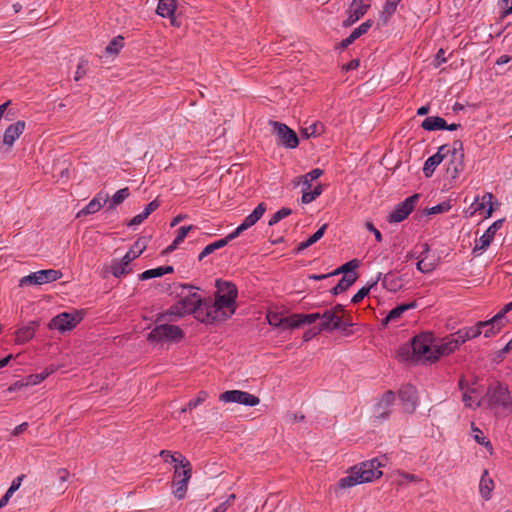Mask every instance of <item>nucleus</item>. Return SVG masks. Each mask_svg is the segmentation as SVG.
<instances>
[{
  "instance_id": "f257e3e1",
  "label": "nucleus",
  "mask_w": 512,
  "mask_h": 512,
  "mask_svg": "<svg viewBox=\"0 0 512 512\" xmlns=\"http://www.w3.org/2000/svg\"><path fill=\"white\" fill-rule=\"evenodd\" d=\"M214 297V302L209 303L193 295L172 306L170 313L177 316L193 313L197 320L207 324L226 321L235 313L236 299H227L217 294H214Z\"/></svg>"
},
{
  "instance_id": "f03ea898",
  "label": "nucleus",
  "mask_w": 512,
  "mask_h": 512,
  "mask_svg": "<svg viewBox=\"0 0 512 512\" xmlns=\"http://www.w3.org/2000/svg\"><path fill=\"white\" fill-rule=\"evenodd\" d=\"M435 344L431 333L415 336L410 344L401 346L397 357L403 362H435Z\"/></svg>"
},
{
  "instance_id": "7ed1b4c3",
  "label": "nucleus",
  "mask_w": 512,
  "mask_h": 512,
  "mask_svg": "<svg viewBox=\"0 0 512 512\" xmlns=\"http://www.w3.org/2000/svg\"><path fill=\"white\" fill-rule=\"evenodd\" d=\"M382 464L378 459L362 462L349 470L347 476L341 478L338 486L342 489L351 488L359 484L372 482L382 476Z\"/></svg>"
},
{
  "instance_id": "20e7f679",
  "label": "nucleus",
  "mask_w": 512,
  "mask_h": 512,
  "mask_svg": "<svg viewBox=\"0 0 512 512\" xmlns=\"http://www.w3.org/2000/svg\"><path fill=\"white\" fill-rule=\"evenodd\" d=\"M170 310L171 308L156 319L158 324L147 335V340L151 343L178 342L183 338V331L179 326L163 323L167 316H174L170 313ZM180 317L178 316V318Z\"/></svg>"
},
{
  "instance_id": "39448f33",
  "label": "nucleus",
  "mask_w": 512,
  "mask_h": 512,
  "mask_svg": "<svg viewBox=\"0 0 512 512\" xmlns=\"http://www.w3.org/2000/svg\"><path fill=\"white\" fill-rule=\"evenodd\" d=\"M179 465H176L173 472V480L171 482L172 494L178 500L186 497L188 484L192 477V467L190 462L180 455Z\"/></svg>"
},
{
  "instance_id": "423d86ee",
  "label": "nucleus",
  "mask_w": 512,
  "mask_h": 512,
  "mask_svg": "<svg viewBox=\"0 0 512 512\" xmlns=\"http://www.w3.org/2000/svg\"><path fill=\"white\" fill-rule=\"evenodd\" d=\"M485 398L490 409L499 410L505 414H512V398L506 386L500 383L490 385Z\"/></svg>"
},
{
  "instance_id": "0eeeda50",
  "label": "nucleus",
  "mask_w": 512,
  "mask_h": 512,
  "mask_svg": "<svg viewBox=\"0 0 512 512\" xmlns=\"http://www.w3.org/2000/svg\"><path fill=\"white\" fill-rule=\"evenodd\" d=\"M62 277V273L59 270L55 269H46L40 270L34 273H31L27 276L22 277L19 280V286H29V285H42L45 283H50L57 281Z\"/></svg>"
},
{
  "instance_id": "6e6552de",
  "label": "nucleus",
  "mask_w": 512,
  "mask_h": 512,
  "mask_svg": "<svg viewBox=\"0 0 512 512\" xmlns=\"http://www.w3.org/2000/svg\"><path fill=\"white\" fill-rule=\"evenodd\" d=\"M82 320V313L76 311L74 313L63 312L51 319L48 324L49 329H55L64 333L72 330Z\"/></svg>"
},
{
  "instance_id": "1a4fd4ad",
  "label": "nucleus",
  "mask_w": 512,
  "mask_h": 512,
  "mask_svg": "<svg viewBox=\"0 0 512 512\" xmlns=\"http://www.w3.org/2000/svg\"><path fill=\"white\" fill-rule=\"evenodd\" d=\"M270 125L274 128V132L282 146L288 149H294L298 146L299 139L297 134L286 124L277 121H270Z\"/></svg>"
},
{
  "instance_id": "9d476101",
  "label": "nucleus",
  "mask_w": 512,
  "mask_h": 512,
  "mask_svg": "<svg viewBox=\"0 0 512 512\" xmlns=\"http://www.w3.org/2000/svg\"><path fill=\"white\" fill-rule=\"evenodd\" d=\"M220 401L225 403H239L245 406H256L260 399L248 392L241 390H228L220 394Z\"/></svg>"
},
{
  "instance_id": "9b49d317",
  "label": "nucleus",
  "mask_w": 512,
  "mask_h": 512,
  "mask_svg": "<svg viewBox=\"0 0 512 512\" xmlns=\"http://www.w3.org/2000/svg\"><path fill=\"white\" fill-rule=\"evenodd\" d=\"M419 197V194H414L396 205L393 212L388 216V221L390 223H399L406 219L408 215L414 210Z\"/></svg>"
},
{
  "instance_id": "f8f14e48",
  "label": "nucleus",
  "mask_w": 512,
  "mask_h": 512,
  "mask_svg": "<svg viewBox=\"0 0 512 512\" xmlns=\"http://www.w3.org/2000/svg\"><path fill=\"white\" fill-rule=\"evenodd\" d=\"M321 319L320 328L322 330L346 329L352 325L350 319H343L342 315H337L335 311L331 310H326L321 314Z\"/></svg>"
},
{
  "instance_id": "ddd939ff",
  "label": "nucleus",
  "mask_w": 512,
  "mask_h": 512,
  "mask_svg": "<svg viewBox=\"0 0 512 512\" xmlns=\"http://www.w3.org/2000/svg\"><path fill=\"white\" fill-rule=\"evenodd\" d=\"M266 205L264 203H259L257 207L249 214L242 224H240L235 231L228 235V239L236 238L241 232L252 227L265 213Z\"/></svg>"
},
{
  "instance_id": "4468645a",
  "label": "nucleus",
  "mask_w": 512,
  "mask_h": 512,
  "mask_svg": "<svg viewBox=\"0 0 512 512\" xmlns=\"http://www.w3.org/2000/svg\"><path fill=\"white\" fill-rule=\"evenodd\" d=\"M26 127V123L22 120L16 121L13 124H10L4 131L3 135V145L10 150L15 141L19 139V137L23 134Z\"/></svg>"
},
{
  "instance_id": "2eb2a0df",
  "label": "nucleus",
  "mask_w": 512,
  "mask_h": 512,
  "mask_svg": "<svg viewBox=\"0 0 512 512\" xmlns=\"http://www.w3.org/2000/svg\"><path fill=\"white\" fill-rule=\"evenodd\" d=\"M462 343L456 337V332L442 339L441 343L435 344L436 361L441 356H447L457 350Z\"/></svg>"
},
{
  "instance_id": "dca6fc26",
  "label": "nucleus",
  "mask_w": 512,
  "mask_h": 512,
  "mask_svg": "<svg viewBox=\"0 0 512 512\" xmlns=\"http://www.w3.org/2000/svg\"><path fill=\"white\" fill-rule=\"evenodd\" d=\"M451 151V147L448 145H443L439 148L438 152L429 157L424 163L423 172L426 177H430L435 168L446 158H448L449 153Z\"/></svg>"
},
{
  "instance_id": "f3484780",
  "label": "nucleus",
  "mask_w": 512,
  "mask_h": 512,
  "mask_svg": "<svg viewBox=\"0 0 512 512\" xmlns=\"http://www.w3.org/2000/svg\"><path fill=\"white\" fill-rule=\"evenodd\" d=\"M463 157V153L458 152L456 147L451 148L446 169L447 176L451 179H455L463 170Z\"/></svg>"
},
{
  "instance_id": "a211bd4d",
  "label": "nucleus",
  "mask_w": 512,
  "mask_h": 512,
  "mask_svg": "<svg viewBox=\"0 0 512 512\" xmlns=\"http://www.w3.org/2000/svg\"><path fill=\"white\" fill-rule=\"evenodd\" d=\"M494 324H496V322L493 321V318H491L490 320H487V321H480L474 327H468V328L458 330L456 332V337L458 339H460V342L463 344L469 339L478 337L482 333L483 327H486L489 325H494Z\"/></svg>"
},
{
  "instance_id": "6ab92c4d",
  "label": "nucleus",
  "mask_w": 512,
  "mask_h": 512,
  "mask_svg": "<svg viewBox=\"0 0 512 512\" xmlns=\"http://www.w3.org/2000/svg\"><path fill=\"white\" fill-rule=\"evenodd\" d=\"M369 8V4H365L364 2L353 0L350 8L348 10V16L343 22V26L349 27L358 21Z\"/></svg>"
},
{
  "instance_id": "aec40b11",
  "label": "nucleus",
  "mask_w": 512,
  "mask_h": 512,
  "mask_svg": "<svg viewBox=\"0 0 512 512\" xmlns=\"http://www.w3.org/2000/svg\"><path fill=\"white\" fill-rule=\"evenodd\" d=\"M109 195L107 193L99 192L82 210H80L76 217L86 216L98 212L104 204L107 203Z\"/></svg>"
},
{
  "instance_id": "412c9836",
  "label": "nucleus",
  "mask_w": 512,
  "mask_h": 512,
  "mask_svg": "<svg viewBox=\"0 0 512 512\" xmlns=\"http://www.w3.org/2000/svg\"><path fill=\"white\" fill-rule=\"evenodd\" d=\"M394 400L395 395L392 391L385 392L375 406L376 416L381 418L387 417L390 414V407Z\"/></svg>"
},
{
  "instance_id": "4be33fe9",
  "label": "nucleus",
  "mask_w": 512,
  "mask_h": 512,
  "mask_svg": "<svg viewBox=\"0 0 512 512\" xmlns=\"http://www.w3.org/2000/svg\"><path fill=\"white\" fill-rule=\"evenodd\" d=\"M39 326V323L36 321H31L27 325L19 328L15 332V342L17 344H23L28 342L34 337V334Z\"/></svg>"
},
{
  "instance_id": "5701e85b",
  "label": "nucleus",
  "mask_w": 512,
  "mask_h": 512,
  "mask_svg": "<svg viewBox=\"0 0 512 512\" xmlns=\"http://www.w3.org/2000/svg\"><path fill=\"white\" fill-rule=\"evenodd\" d=\"M502 222V220L495 221L491 226L488 227L485 233L479 238L474 251L484 250L490 245L495 233L502 226Z\"/></svg>"
},
{
  "instance_id": "b1692460",
  "label": "nucleus",
  "mask_w": 512,
  "mask_h": 512,
  "mask_svg": "<svg viewBox=\"0 0 512 512\" xmlns=\"http://www.w3.org/2000/svg\"><path fill=\"white\" fill-rule=\"evenodd\" d=\"M399 396L404 402L405 409L411 412L415 409L417 403V393L413 386H405L399 391Z\"/></svg>"
},
{
  "instance_id": "393cba45",
  "label": "nucleus",
  "mask_w": 512,
  "mask_h": 512,
  "mask_svg": "<svg viewBox=\"0 0 512 512\" xmlns=\"http://www.w3.org/2000/svg\"><path fill=\"white\" fill-rule=\"evenodd\" d=\"M148 240L145 237L138 238L129 251L123 256L125 263H131L138 258L146 249Z\"/></svg>"
},
{
  "instance_id": "a878e982",
  "label": "nucleus",
  "mask_w": 512,
  "mask_h": 512,
  "mask_svg": "<svg viewBox=\"0 0 512 512\" xmlns=\"http://www.w3.org/2000/svg\"><path fill=\"white\" fill-rule=\"evenodd\" d=\"M216 292L215 294L226 297L227 299H237L238 290L234 283L229 281H216Z\"/></svg>"
},
{
  "instance_id": "bb28decb",
  "label": "nucleus",
  "mask_w": 512,
  "mask_h": 512,
  "mask_svg": "<svg viewBox=\"0 0 512 512\" xmlns=\"http://www.w3.org/2000/svg\"><path fill=\"white\" fill-rule=\"evenodd\" d=\"M494 487V481L489 477L488 470H484L479 483V493L481 497L486 501L490 500Z\"/></svg>"
},
{
  "instance_id": "cd10ccee",
  "label": "nucleus",
  "mask_w": 512,
  "mask_h": 512,
  "mask_svg": "<svg viewBox=\"0 0 512 512\" xmlns=\"http://www.w3.org/2000/svg\"><path fill=\"white\" fill-rule=\"evenodd\" d=\"M323 174V170L316 168L308 172L307 174L300 176L293 180L295 186L302 185V188L311 189L312 181L318 179Z\"/></svg>"
},
{
  "instance_id": "c85d7f7f",
  "label": "nucleus",
  "mask_w": 512,
  "mask_h": 512,
  "mask_svg": "<svg viewBox=\"0 0 512 512\" xmlns=\"http://www.w3.org/2000/svg\"><path fill=\"white\" fill-rule=\"evenodd\" d=\"M176 7V0H159L156 13L162 18H166L168 16H172L175 13Z\"/></svg>"
},
{
  "instance_id": "c756f323",
  "label": "nucleus",
  "mask_w": 512,
  "mask_h": 512,
  "mask_svg": "<svg viewBox=\"0 0 512 512\" xmlns=\"http://www.w3.org/2000/svg\"><path fill=\"white\" fill-rule=\"evenodd\" d=\"M415 307H416V303L415 302H411V303H408V304H401V305L393 308L387 314V316L383 320V323L387 324L388 322L398 320L403 315V313L405 311H407L409 309H412V308H415Z\"/></svg>"
},
{
  "instance_id": "7c9ffc66",
  "label": "nucleus",
  "mask_w": 512,
  "mask_h": 512,
  "mask_svg": "<svg viewBox=\"0 0 512 512\" xmlns=\"http://www.w3.org/2000/svg\"><path fill=\"white\" fill-rule=\"evenodd\" d=\"M356 273L346 274L342 277L339 283L332 289L333 295H338L344 291H346L350 286H352L357 280Z\"/></svg>"
},
{
  "instance_id": "2f4dec72",
  "label": "nucleus",
  "mask_w": 512,
  "mask_h": 512,
  "mask_svg": "<svg viewBox=\"0 0 512 512\" xmlns=\"http://www.w3.org/2000/svg\"><path fill=\"white\" fill-rule=\"evenodd\" d=\"M382 285L389 291L396 292L403 286L402 279L395 274L388 273L382 280Z\"/></svg>"
},
{
  "instance_id": "473e14b6",
  "label": "nucleus",
  "mask_w": 512,
  "mask_h": 512,
  "mask_svg": "<svg viewBox=\"0 0 512 512\" xmlns=\"http://www.w3.org/2000/svg\"><path fill=\"white\" fill-rule=\"evenodd\" d=\"M421 127L427 131L439 130L446 128V121L438 116L427 117L421 124Z\"/></svg>"
},
{
  "instance_id": "72a5a7b5",
  "label": "nucleus",
  "mask_w": 512,
  "mask_h": 512,
  "mask_svg": "<svg viewBox=\"0 0 512 512\" xmlns=\"http://www.w3.org/2000/svg\"><path fill=\"white\" fill-rule=\"evenodd\" d=\"M173 272V267L172 266H162V267H158V268H154V269H150V270H146L144 271L143 273H141L139 275V279L140 280H148V279H151V278H157V277H161L165 274H168V273H172Z\"/></svg>"
},
{
  "instance_id": "f704fd0d",
  "label": "nucleus",
  "mask_w": 512,
  "mask_h": 512,
  "mask_svg": "<svg viewBox=\"0 0 512 512\" xmlns=\"http://www.w3.org/2000/svg\"><path fill=\"white\" fill-rule=\"evenodd\" d=\"M463 401L469 408H477L481 405V397L475 389H468L463 393Z\"/></svg>"
},
{
  "instance_id": "c9c22d12",
  "label": "nucleus",
  "mask_w": 512,
  "mask_h": 512,
  "mask_svg": "<svg viewBox=\"0 0 512 512\" xmlns=\"http://www.w3.org/2000/svg\"><path fill=\"white\" fill-rule=\"evenodd\" d=\"M323 188L322 184H318L314 187V189L311 191V189L302 188V197L301 202L303 204H309L312 201H314L318 196L322 194Z\"/></svg>"
},
{
  "instance_id": "e433bc0d",
  "label": "nucleus",
  "mask_w": 512,
  "mask_h": 512,
  "mask_svg": "<svg viewBox=\"0 0 512 512\" xmlns=\"http://www.w3.org/2000/svg\"><path fill=\"white\" fill-rule=\"evenodd\" d=\"M324 132V125L320 122H315L307 127H304L301 129V135L309 139L310 137H317L323 134Z\"/></svg>"
},
{
  "instance_id": "4c0bfd02",
  "label": "nucleus",
  "mask_w": 512,
  "mask_h": 512,
  "mask_svg": "<svg viewBox=\"0 0 512 512\" xmlns=\"http://www.w3.org/2000/svg\"><path fill=\"white\" fill-rule=\"evenodd\" d=\"M130 263H125L124 257L120 261H115L110 266V271L113 276L116 278H120L123 275H126L130 272V268H128Z\"/></svg>"
},
{
  "instance_id": "58836bf2",
  "label": "nucleus",
  "mask_w": 512,
  "mask_h": 512,
  "mask_svg": "<svg viewBox=\"0 0 512 512\" xmlns=\"http://www.w3.org/2000/svg\"><path fill=\"white\" fill-rule=\"evenodd\" d=\"M327 228V224H323L312 236H310L306 241L301 242L298 246V250L302 251L316 243L318 240H320Z\"/></svg>"
},
{
  "instance_id": "ea45409f",
  "label": "nucleus",
  "mask_w": 512,
  "mask_h": 512,
  "mask_svg": "<svg viewBox=\"0 0 512 512\" xmlns=\"http://www.w3.org/2000/svg\"><path fill=\"white\" fill-rule=\"evenodd\" d=\"M57 370L56 367L51 366L46 368L44 371H42L39 374L30 375L27 379L26 385H36L45 380L50 374L54 373Z\"/></svg>"
},
{
  "instance_id": "a19ab883",
  "label": "nucleus",
  "mask_w": 512,
  "mask_h": 512,
  "mask_svg": "<svg viewBox=\"0 0 512 512\" xmlns=\"http://www.w3.org/2000/svg\"><path fill=\"white\" fill-rule=\"evenodd\" d=\"M129 196V189L127 187L118 190L111 198L108 206L109 210H114L119 204H121Z\"/></svg>"
},
{
  "instance_id": "79ce46f5",
  "label": "nucleus",
  "mask_w": 512,
  "mask_h": 512,
  "mask_svg": "<svg viewBox=\"0 0 512 512\" xmlns=\"http://www.w3.org/2000/svg\"><path fill=\"white\" fill-rule=\"evenodd\" d=\"M395 476L397 477L396 484L398 486L405 485L407 482H420L421 478L414 474H409L404 471H396Z\"/></svg>"
},
{
  "instance_id": "37998d69",
  "label": "nucleus",
  "mask_w": 512,
  "mask_h": 512,
  "mask_svg": "<svg viewBox=\"0 0 512 512\" xmlns=\"http://www.w3.org/2000/svg\"><path fill=\"white\" fill-rule=\"evenodd\" d=\"M299 326H301L300 316L299 314H294L283 318L281 329L288 330L297 328Z\"/></svg>"
},
{
  "instance_id": "c03bdc74",
  "label": "nucleus",
  "mask_w": 512,
  "mask_h": 512,
  "mask_svg": "<svg viewBox=\"0 0 512 512\" xmlns=\"http://www.w3.org/2000/svg\"><path fill=\"white\" fill-rule=\"evenodd\" d=\"M358 266H359V261L356 259H353V260L346 262L342 266H340L338 269H336L334 272H332V274L337 275L340 273H344V275H346V274L354 273L353 271L355 269H357Z\"/></svg>"
},
{
  "instance_id": "a18cd8bd",
  "label": "nucleus",
  "mask_w": 512,
  "mask_h": 512,
  "mask_svg": "<svg viewBox=\"0 0 512 512\" xmlns=\"http://www.w3.org/2000/svg\"><path fill=\"white\" fill-rule=\"evenodd\" d=\"M473 430V437L475 439V441L477 443H479L480 445H483L488 451L490 454H492L493 452V447H492V444L489 440H487L484 436H483V433L480 429L476 428V427H473L472 428Z\"/></svg>"
},
{
  "instance_id": "49530a36",
  "label": "nucleus",
  "mask_w": 512,
  "mask_h": 512,
  "mask_svg": "<svg viewBox=\"0 0 512 512\" xmlns=\"http://www.w3.org/2000/svg\"><path fill=\"white\" fill-rule=\"evenodd\" d=\"M291 213H292V210L290 208H286V207L281 208L280 210H278L276 213H274L272 215V217L268 221V225L269 226L275 225L276 223H278L282 219H284V218L288 217L289 215H291Z\"/></svg>"
},
{
  "instance_id": "de8ad7c7",
  "label": "nucleus",
  "mask_w": 512,
  "mask_h": 512,
  "mask_svg": "<svg viewBox=\"0 0 512 512\" xmlns=\"http://www.w3.org/2000/svg\"><path fill=\"white\" fill-rule=\"evenodd\" d=\"M123 37L117 36L107 45L106 52L108 54H118L123 47Z\"/></svg>"
},
{
  "instance_id": "09e8293b",
  "label": "nucleus",
  "mask_w": 512,
  "mask_h": 512,
  "mask_svg": "<svg viewBox=\"0 0 512 512\" xmlns=\"http://www.w3.org/2000/svg\"><path fill=\"white\" fill-rule=\"evenodd\" d=\"M416 267L422 273H429L436 268V263L433 261H428L426 257H421L418 260Z\"/></svg>"
},
{
  "instance_id": "8fccbe9b",
  "label": "nucleus",
  "mask_w": 512,
  "mask_h": 512,
  "mask_svg": "<svg viewBox=\"0 0 512 512\" xmlns=\"http://www.w3.org/2000/svg\"><path fill=\"white\" fill-rule=\"evenodd\" d=\"M371 26H372V21L371 20H367V21L363 22L359 27L355 28L351 32L350 35L352 36V38L354 40H356L357 38H359L363 34L367 33V31L370 29Z\"/></svg>"
},
{
  "instance_id": "3c124183",
  "label": "nucleus",
  "mask_w": 512,
  "mask_h": 512,
  "mask_svg": "<svg viewBox=\"0 0 512 512\" xmlns=\"http://www.w3.org/2000/svg\"><path fill=\"white\" fill-rule=\"evenodd\" d=\"M451 208V205L448 203V202H443V203H440L436 206H433L431 208H428L425 210V213L427 215H433V214H438V213H444V212H447L449 211Z\"/></svg>"
},
{
  "instance_id": "603ef678",
  "label": "nucleus",
  "mask_w": 512,
  "mask_h": 512,
  "mask_svg": "<svg viewBox=\"0 0 512 512\" xmlns=\"http://www.w3.org/2000/svg\"><path fill=\"white\" fill-rule=\"evenodd\" d=\"M208 398V393L206 391H199L197 397L187 403L188 409H194L198 405L202 404Z\"/></svg>"
},
{
  "instance_id": "864d4df0",
  "label": "nucleus",
  "mask_w": 512,
  "mask_h": 512,
  "mask_svg": "<svg viewBox=\"0 0 512 512\" xmlns=\"http://www.w3.org/2000/svg\"><path fill=\"white\" fill-rule=\"evenodd\" d=\"M400 1L401 0H387L386 1V4H385L383 12H382L383 15L384 14L387 15L385 18V22L387 21L388 17L391 16L395 12L397 5Z\"/></svg>"
},
{
  "instance_id": "5fc2aeb1",
  "label": "nucleus",
  "mask_w": 512,
  "mask_h": 512,
  "mask_svg": "<svg viewBox=\"0 0 512 512\" xmlns=\"http://www.w3.org/2000/svg\"><path fill=\"white\" fill-rule=\"evenodd\" d=\"M231 240H232V239H228V235H227L225 238L220 239V240H218V241H216V242H213V243H211V244L207 245V246L205 247V249L207 250V252H209V254H211V253H213L215 250L220 249V248H223L224 246H226V245H227V243H228L229 241H231Z\"/></svg>"
},
{
  "instance_id": "6e6d98bb",
  "label": "nucleus",
  "mask_w": 512,
  "mask_h": 512,
  "mask_svg": "<svg viewBox=\"0 0 512 512\" xmlns=\"http://www.w3.org/2000/svg\"><path fill=\"white\" fill-rule=\"evenodd\" d=\"M283 316L278 313L270 312L267 314V321L271 326L281 328Z\"/></svg>"
},
{
  "instance_id": "4d7b16f0",
  "label": "nucleus",
  "mask_w": 512,
  "mask_h": 512,
  "mask_svg": "<svg viewBox=\"0 0 512 512\" xmlns=\"http://www.w3.org/2000/svg\"><path fill=\"white\" fill-rule=\"evenodd\" d=\"M493 198V195L492 193H485L483 196H482V202L479 204V207L477 208L478 210L480 209H483L485 204H489V208L487 210V216L486 217H490L492 215V212H493V209H492V206H491V200Z\"/></svg>"
},
{
  "instance_id": "13d9d810",
  "label": "nucleus",
  "mask_w": 512,
  "mask_h": 512,
  "mask_svg": "<svg viewBox=\"0 0 512 512\" xmlns=\"http://www.w3.org/2000/svg\"><path fill=\"white\" fill-rule=\"evenodd\" d=\"M376 284V281H374L370 286L362 287L353 297L352 302L353 303H359L366 295H368L370 289L372 286Z\"/></svg>"
},
{
  "instance_id": "bf43d9fd",
  "label": "nucleus",
  "mask_w": 512,
  "mask_h": 512,
  "mask_svg": "<svg viewBox=\"0 0 512 512\" xmlns=\"http://www.w3.org/2000/svg\"><path fill=\"white\" fill-rule=\"evenodd\" d=\"M159 455L164 458L165 462H169L170 461V462H174V463H178L179 464V460L181 459V457H180L181 454L180 453L172 454L168 450L160 451Z\"/></svg>"
},
{
  "instance_id": "052dcab7",
  "label": "nucleus",
  "mask_w": 512,
  "mask_h": 512,
  "mask_svg": "<svg viewBox=\"0 0 512 512\" xmlns=\"http://www.w3.org/2000/svg\"><path fill=\"white\" fill-rule=\"evenodd\" d=\"M301 325L303 324H312L316 320L321 319L320 313H312V314H299Z\"/></svg>"
},
{
  "instance_id": "680f3d73",
  "label": "nucleus",
  "mask_w": 512,
  "mask_h": 512,
  "mask_svg": "<svg viewBox=\"0 0 512 512\" xmlns=\"http://www.w3.org/2000/svg\"><path fill=\"white\" fill-rule=\"evenodd\" d=\"M502 327H503V322L502 321H498V323H496L494 325L486 326L485 327L486 330L484 331V336L485 337H490V336L498 333Z\"/></svg>"
},
{
  "instance_id": "e2e57ef3",
  "label": "nucleus",
  "mask_w": 512,
  "mask_h": 512,
  "mask_svg": "<svg viewBox=\"0 0 512 512\" xmlns=\"http://www.w3.org/2000/svg\"><path fill=\"white\" fill-rule=\"evenodd\" d=\"M193 228L192 225H188V226H182L178 229V234L176 236V243H181L183 242V240L185 239V237L187 236L188 232L191 231Z\"/></svg>"
},
{
  "instance_id": "0e129e2a",
  "label": "nucleus",
  "mask_w": 512,
  "mask_h": 512,
  "mask_svg": "<svg viewBox=\"0 0 512 512\" xmlns=\"http://www.w3.org/2000/svg\"><path fill=\"white\" fill-rule=\"evenodd\" d=\"M512 310V301L508 304H506L503 309L498 312L494 317H493V321H495L496 323H498V321H502L505 314L508 313L509 311Z\"/></svg>"
},
{
  "instance_id": "69168bd1",
  "label": "nucleus",
  "mask_w": 512,
  "mask_h": 512,
  "mask_svg": "<svg viewBox=\"0 0 512 512\" xmlns=\"http://www.w3.org/2000/svg\"><path fill=\"white\" fill-rule=\"evenodd\" d=\"M85 74H86V62L82 61L78 65L77 71L74 76V80L75 81L80 80Z\"/></svg>"
},
{
  "instance_id": "338daca9",
  "label": "nucleus",
  "mask_w": 512,
  "mask_h": 512,
  "mask_svg": "<svg viewBox=\"0 0 512 512\" xmlns=\"http://www.w3.org/2000/svg\"><path fill=\"white\" fill-rule=\"evenodd\" d=\"M148 216L144 214V212L134 216L128 223V226H136L141 224Z\"/></svg>"
},
{
  "instance_id": "774afa93",
  "label": "nucleus",
  "mask_w": 512,
  "mask_h": 512,
  "mask_svg": "<svg viewBox=\"0 0 512 512\" xmlns=\"http://www.w3.org/2000/svg\"><path fill=\"white\" fill-rule=\"evenodd\" d=\"M159 207V202L157 200L151 201L144 209V214L149 216L153 211H155Z\"/></svg>"
}]
</instances>
